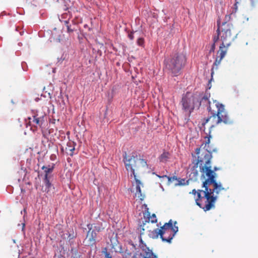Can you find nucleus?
I'll return each mask as SVG.
<instances>
[{"label": "nucleus", "mask_w": 258, "mask_h": 258, "mask_svg": "<svg viewBox=\"0 0 258 258\" xmlns=\"http://www.w3.org/2000/svg\"><path fill=\"white\" fill-rule=\"evenodd\" d=\"M186 62V57L183 52H175L164 60L165 69L173 76H177Z\"/></svg>", "instance_id": "nucleus-1"}, {"label": "nucleus", "mask_w": 258, "mask_h": 258, "mask_svg": "<svg viewBox=\"0 0 258 258\" xmlns=\"http://www.w3.org/2000/svg\"><path fill=\"white\" fill-rule=\"evenodd\" d=\"M210 137L211 136H209V137H208L207 140L206 141L204 149L202 150V156L203 157V160H202V161L203 163H204V165H203V163L200 165V172L203 173L202 176L204 177L205 174V175L207 177V173L209 170L212 172V174L214 176V178H216L217 174L215 172L217 170H219V168L217 167H214L213 169H212L211 161L212 158V152L210 149H208L209 144L210 142Z\"/></svg>", "instance_id": "nucleus-2"}, {"label": "nucleus", "mask_w": 258, "mask_h": 258, "mask_svg": "<svg viewBox=\"0 0 258 258\" xmlns=\"http://www.w3.org/2000/svg\"><path fill=\"white\" fill-rule=\"evenodd\" d=\"M217 35L215 36H218L219 41L221 42L219 48L227 49L233 39L231 36L232 25L230 23L223 22L221 25H220V21L218 20L217 21Z\"/></svg>", "instance_id": "nucleus-3"}, {"label": "nucleus", "mask_w": 258, "mask_h": 258, "mask_svg": "<svg viewBox=\"0 0 258 258\" xmlns=\"http://www.w3.org/2000/svg\"><path fill=\"white\" fill-rule=\"evenodd\" d=\"M200 99V94H194L192 95L187 92L186 94L182 97L181 102L182 109L185 111L188 112L189 115H190L195 108L199 109L201 106Z\"/></svg>", "instance_id": "nucleus-4"}, {"label": "nucleus", "mask_w": 258, "mask_h": 258, "mask_svg": "<svg viewBox=\"0 0 258 258\" xmlns=\"http://www.w3.org/2000/svg\"><path fill=\"white\" fill-rule=\"evenodd\" d=\"M123 161L125 165L126 170L131 172V176H134L136 177L135 169L137 168V163L139 159L135 155H127L126 152L123 154Z\"/></svg>", "instance_id": "nucleus-5"}, {"label": "nucleus", "mask_w": 258, "mask_h": 258, "mask_svg": "<svg viewBox=\"0 0 258 258\" xmlns=\"http://www.w3.org/2000/svg\"><path fill=\"white\" fill-rule=\"evenodd\" d=\"M207 174L208 178L204 181V186H206L207 184L208 186L213 184L214 188L212 190L217 194H218L221 190H224V188L222 187L221 183L216 182V178H214V176L212 174L211 171L208 170Z\"/></svg>", "instance_id": "nucleus-6"}, {"label": "nucleus", "mask_w": 258, "mask_h": 258, "mask_svg": "<svg viewBox=\"0 0 258 258\" xmlns=\"http://www.w3.org/2000/svg\"><path fill=\"white\" fill-rule=\"evenodd\" d=\"M201 148H197L195 150V153L197 155H199L201 153ZM197 158V160H194L192 162L194 164V165L192 167L191 172L189 174L190 178L194 180H196L197 179L199 175V172L197 170L198 164H200V165L203 163V165H204V163L202 161V160H203V157L202 156L201 157L200 156H198Z\"/></svg>", "instance_id": "nucleus-7"}, {"label": "nucleus", "mask_w": 258, "mask_h": 258, "mask_svg": "<svg viewBox=\"0 0 258 258\" xmlns=\"http://www.w3.org/2000/svg\"><path fill=\"white\" fill-rule=\"evenodd\" d=\"M44 115L42 112L38 111H32V116L28 117L29 123L33 122L34 124L40 126L44 122Z\"/></svg>", "instance_id": "nucleus-8"}, {"label": "nucleus", "mask_w": 258, "mask_h": 258, "mask_svg": "<svg viewBox=\"0 0 258 258\" xmlns=\"http://www.w3.org/2000/svg\"><path fill=\"white\" fill-rule=\"evenodd\" d=\"M208 110L209 112H211L213 117H218L217 124H219L221 122H224L225 124H231L232 123V121L229 119L228 114L226 112L219 115L216 114L215 112L212 111L211 108L210 106L208 107Z\"/></svg>", "instance_id": "nucleus-9"}, {"label": "nucleus", "mask_w": 258, "mask_h": 258, "mask_svg": "<svg viewBox=\"0 0 258 258\" xmlns=\"http://www.w3.org/2000/svg\"><path fill=\"white\" fill-rule=\"evenodd\" d=\"M141 248L140 255L142 258H157V256L145 244H143Z\"/></svg>", "instance_id": "nucleus-10"}, {"label": "nucleus", "mask_w": 258, "mask_h": 258, "mask_svg": "<svg viewBox=\"0 0 258 258\" xmlns=\"http://www.w3.org/2000/svg\"><path fill=\"white\" fill-rule=\"evenodd\" d=\"M96 236L97 232L95 230L91 231V229H90L86 238V241L87 245L90 246L95 245L96 243Z\"/></svg>", "instance_id": "nucleus-11"}, {"label": "nucleus", "mask_w": 258, "mask_h": 258, "mask_svg": "<svg viewBox=\"0 0 258 258\" xmlns=\"http://www.w3.org/2000/svg\"><path fill=\"white\" fill-rule=\"evenodd\" d=\"M135 180L136 181V196L138 197L141 201H143L145 196V195H143L141 193V186L143 185L141 181L138 179L137 178V176H136V177H134Z\"/></svg>", "instance_id": "nucleus-12"}, {"label": "nucleus", "mask_w": 258, "mask_h": 258, "mask_svg": "<svg viewBox=\"0 0 258 258\" xmlns=\"http://www.w3.org/2000/svg\"><path fill=\"white\" fill-rule=\"evenodd\" d=\"M202 187L205 188V190L204 191V198L206 199V202L209 203V201H210L211 196L214 193V191L209 187L207 184L206 186H204V181L203 182Z\"/></svg>", "instance_id": "nucleus-13"}, {"label": "nucleus", "mask_w": 258, "mask_h": 258, "mask_svg": "<svg viewBox=\"0 0 258 258\" xmlns=\"http://www.w3.org/2000/svg\"><path fill=\"white\" fill-rule=\"evenodd\" d=\"M227 51V50L226 48H225V49L219 48V50L218 52V53H219V58L218 57H217L216 59V60L214 63V65H216L217 66L221 63L222 59L225 57V56L226 54Z\"/></svg>", "instance_id": "nucleus-14"}, {"label": "nucleus", "mask_w": 258, "mask_h": 258, "mask_svg": "<svg viewBox=\"0 0 258 258\" xmlns=\"http://www.w3.org/2000/svg\"><path fill=\"white\" fill-rule=\"evenodd\" d=\"M159 235L160 236V238L162 239L163 241L166 242L167 239L163 236L162 230H160L158 229H156L152 231L150 234V237L153 238H157L158 237Z\"/></svg>", "instance_id": "nucleus-15"}, {"label": "nucleus", "mask_w": 258, "mask_h": 258, "mask_svg": "<svg viewBox=\"0 0 258 258\" xmlns=\"http://www.w3.org/2000/svg\"><path fill=\"white\" fill-rule=\"evenodd\" d=\"M177 224V222L175 221L174 223V226H173V224L172 223V226L170 227V230H171L173 232L172 235L171 234H169V236L168 237L166 240V242L168 243H171V240L173 239V238L174 237L176 233L178 231V226H176V224Z\"/></svg>", "instance_id": "nucleus-16"}, {"label": "nucleus", "mask_w": 258, "mask_h": 258, "mask_svg": "<svg viewBox=\"0 0 258 258\" xmlns=\"http://www.w3.org/2000/svg\"><path fill=\"white\" fill-rule=\"evenodd\" d=\"M52 177L51 176H44L43 181L45 184V191L47 192H48L50 191V188L52 186V184L50 182V179Z\"/></svg>", "instance_id": "nucleus-17"}, {"label": "nucleus", "mask_w": 258, "mask_h": 258, "mask_svg": "<svg viewBox=\"0 0 258 258\" xmlns=\"http://www.w3.org/2000/svg\"><path fill=\"white\" fill-rule=\"evenodd\" d=\"M76 145V144L74 142L71 141H70L67 143L66 150L70 152V153H67L71 156H72L74 155V151L75 149Z\"/></svg>", "instance_id": "nucleus-18"}, {"label": "nucleus", "mask_w": 258, "mask_h": 258, "mask_svg": "<svg viewBox=\"0 0 258 258\" xmlns=\"http://www.w3.org/2000/svg\"><path fill=\"white\" fill-rule=\"evenodd\" d=\"M216 199H217L216 196H214L212 195L210 201H209V203H207L205 205V206L204 208H203V209L205 211H207L210 210L212 207L214 206V203L216 200Z\"/></svg>", "instance_id": "nucleus-19"}, {"label": "nucleus", "mask_w": 258, "mask_h": 258, "mask_svg": "<svg viewBox=\"0 0 258 258\" xmlns=\"http://www.w3.org/2000/svg\"><path fill=\"white\" fill-rule=\"evenodd\" d=\"M172 226V220H170L168 223H166L161 227L160 230H162L163 235L168 233L170 230V227Z\"/></svg>", "instance_id": "nucleus-20"}, {"label": "nucleus", "mask_w": 258, "mask_h": 258, "mask_svg": "<svg viewBox=\"0 0 258 258\" xmlns=\"http://www.w3.org/2000/svg\"><path fill=\"white\" fill-rule=\"evenodd\" d=\"M170 154L167 152H163L159 157L160 162L166 163L170 158Z\"/></svg>", "instance_id": "nucleus-21"}, {"label": "nucleus", "mask_w": 258, "mask_h": 258, "mask_svg": "<svg viewBox=\"0 0 258 258\" xmlns=\"http://www.w3.org/2000/svg\"><path fill=\"white\" fill-rule=\"evenodd\" d=\"M157 176L161 178L162 179L167 178L168 179V184H170L171 183H173L174 181H175L176 182H177L178 180V178L175 176H173L172 177H169L167 175H163L162 176H160L159 175Z\"/></svg>", "instance_id": "nucleus-22"}, {"label": "nucleus", "mask_w": 258, "mask_h": 258, "mask_svg": "<svg viewBox=\"0 0 258 258\" xmlns=\"http://www.w3.org/2000/svg\"><path fill=\"white\" fill-rule=\"evenodd\" d=\"M204 190H203L199 189L197 193V196H198V198L196 199V203L197 205L198 206H199L201 208H202V209L204 207H203L202 206V204L200 203V201L202 200V198H203V197H202L201 192H204Z\"/></svg>", "instance_id": "nucleus-23"}, {"label": "nucleus", "mask_w": 258, "mask_h": 258, "mask_svg": "<svg viewBox=\"0 0 258 258\" xmlns=\"http://www.w3.org/2000/svg\"><path fill=\"white\" fill-rule=\"evenodd\" d=\"M54 168V165H48L47 166H43L42 167V169H43L45 172V175L50 176L49 175V173H51Z\"/></svg>", "instance_id": "nucleus-24"}, {"label": "nucleus", "mask_w": 258, "mask_h": 258, "mask_svg": "<svg viewBox=\"0 0 258 258\" xmlns=\"http://www.w3.org/2000/svg\"><path fill=\"white\" fill-rule=\"evenodd\" d=\"M189 179L186 180L184 178H178L177 182H175L174 185L175 186L188 185L189 184Z\"/></svg>", "instance_id": "nucleus-25"}, {"label": "nucleus", "mask_w": 258, "mask_h": 258, "mask_svg": "<svg viewBox=\"0 0 258 258\" xmlns=\"http://www.w3.org/2000/svg\"><path fill=\"white\" fill-rule=\"evenodd\" d=\"M197 94H200V101H201V104L202 102L205 101L206 102H207L208 103H210V102L209 100V98L210 97V94H205L203 96V95L201 93H197Z\"/></svg>", "instance_id": "nucleus-26"}, {"label": "nucleus", "mask_w": 258, "mask_h": 258, "mask_svg": "<svg viewBox=\"0 0 258 258\" xmlns=\"http://www.w3.org/2000/svg\"><path fill=\"white\" fill-rule=\"evenodd\" d=\"M219 42V37L218 36H214L213 37V43L211 46V49L209 51V53L214 52L216 45Z\"/></svg>", "instance_id": "nucleus-27"}, {"label": "nucleus", "mask_w": 258, "mask_h": 258, "mask_svg": "<svg viewBox=\"0 0 258 258\" xmlns=\"http://www.w3.org/2000/svg\"><path fill=\"white\" fill-rule=\"evenodd\" d=\"M217 107L218 108V111L216 114L219 115L226 112L224 109V106L222 104H218Z\"/></svg>", "instance_id": "nucleus-28"}, {"label": "nucleus", "mask_w": 258, "mask_h": 258, "mask_svg": "<svg viewBox=\"0 0 258 258\" xmlns=\"http://www.w3.org/2000/svg\"><path fill=\"white\" fill-rule=\"evenodd\" d=\"M64 23L65 24L67 25V31L69 33H71V32H74L76 29H75V26L73 25V26H71V25H69V22L68 21H64Z\"/></svg>", "instance_id": "nucleus-29"}, {"label": "nucleus", "mask_w": 258, "mask_h": 258, "mask_svg": "<svg viewBox=\"0 0 258 258\" xmlns=\"http://www.w3.org/2000/svg\"><path fill=\"white\" fill-rule=\"evenodd\" d=\"M237 3H238V2H236L233 6V7L232 8V11L230 13L231 15L235 14L237 12V10H238Z\"/></svg>", "instance_id": "nucleus-30"}, {"label": "nucleus", "mask_w": 258, "mask_h": 258, "mask_svg": "<svg viewBox=\"0 0 258 258\" xmlns=\"http://www.w3.org/2000/svg\"><path fill=\"white\" fill-rule=\"evenodd\" d=\"M137 43L139 46H143L144 44V39L142 37H140L138 39Z\"/></svg>", "instance_id": "nucleus-31"}, {"label": "nucleus", "mask_w": 258, "mask_h": 258, "mask_svg": "<svg viewBox=\"0 0 258 258\" xmlns=\"http://www.w3.org/2000/svg\"><path fill=\"white\" fill-rule=\"evenodd\" d=\"M143 207L145 208V214H147V216H149L150 215V213L149 212V208L146 204H144Z\"/></svg>", "instance_id": "nucleus-32"}, {"label": "nucleus", "mask_w": 258, "mask_h": 258, "mask_svg": "<svg viewBox=\"0 0 258 258\" xmlns=\"http://www.w3.org/2000/svg\"><path fill=\"white\" fill-rule=\"evenodd\" d=\"M140 161L141 163L142 164V166H146V165H147V162L144 159H139V161Z\"/></svg>", "instance_id": "nucleus-33"}, {"label": "nucleus", "mask_w": 258, "mask_h": 258, "mask_svg": "<svg viewBox=\"0 0 258 258\" xmlns=\"http://www.w3.org/2000/svg\"><path fill=\"white\" fill-rule=\"evenodd\" d=\"M22 68L24 71H27L26 63L25 62H22L21 63Z\"/></svg>", "instance_id": "nucleus-34"}, {"label": "nucleus", "mask_w": 258, "mask_h": 258, "mask_svg": "<svg viewBox=\"0 0 258 258\" xmlns=\"http://www.w3.org/2000/svg\"><path fill=\"white\" fill-rule=\"evenodd\" d=\"M151 218H153L154 219H152L151 220V222L152 223H154V222H157V219H156V215L155 214H153L152 215V217Z\"/></svg>", "instance_id": "nucleus-35"}, {"label": "nucleus", "mask_w": 258, "mask_h": 258, "mask_svg": "<svg viewBox=\"0 0 258 258\" xmlns=\"http://www.w3.org/2000/svg\"><path fill=\"white\" fill-rule=\"evenodd\" d=\"M128 37L131 40H133L134 38V33L131 32L128 34Z\"/></svg>", "instance_id": "nucleus-36"}, {"label": "nucleus", "mask_w": 258, "mask_h": 258, "mask_svg": "<svg viewBox=\"0 0 258 258\" xmlns=\"http://www.w3.org/2000/svg\"><path fill=\"white\" fill-rule=\"evenodd\" d=\"M212 116H213L212 115V116L208 117L207 118H206L205 120V121L203 123V125H205L206 123H207L209 122V121L210 120V119H211Z\"/></svg>", "instance_id": "nucleus-37"}, {"label": "nucleus", "mask_w": 258, "mask_h": 258, "mask_svg": "<svg viewBox=\"0 0 258 258\" xmlns=\"http://www.w3.org/2000/svg\"><path fill=\"white\" fill-rule=\"evenodd\" d=\"M197 191L195 189H194L190 194H192V195H196L197 193Z\"/></svg>", "instance_id": "nucleus-38"}, {"label": "nucleus", "mask_w": 258, "mask_h": 258, "mask_svg": "<svg viewBox=\"0 0 258 258\" xmlns=\"http://www.w3.org/2000/svg\"><path fill=\"white\" fill-rule=\"evenodd\" d=\"M213 72H212V73H211V75H212V76L213 75ZM212 77H213L212 76V78H211V80L209 81V84H210L211 82L212 81V80H213ZM208 85H209V84H208Z\"/></svg>", "instance_id": "nucleus-39"}, {"label": "nucleus", "mask_w": 258, "mask_h": 258, "mask_svg": "<svg viewBox=\"0 0 258 258\" xmlns=\"http://www.w3.org/2000/svg\"><path fill=\"white\" fill-rule=\"evenodd\" d=\"M192 157L196 158V156H195L193 154H192Z\"/></svg>", "instance_id": "nucleus-40"}, {"label": "nucleus", "mask_w": 258, "mask_h": 258, "mask_svg": "<svg viewBox=\"0 0 258 258\" xmlns=\"http://www.w3.org/2000/svg\"><path fill=\"white\" fill-rule=\"evenodd\" d=\"M87 25H84V27H87Z\"/></svg>", "instance_id": "nucleus-41"}, {"label": "nucleus", "mask_w": 258, "mask_h": 258, "mask_svg": "<svg viewBox=\"0 0 258 258\" xmlns=\"http://www.w3.org/2000/svg\"><path fill=\"white\" fill-rule=\"evenodd\" d=\"M213 151L215 152V151H216V150H215V149H214V150H213Z\"/></svg>", "instance_id": "nucleus-42"}, {"label": "nucleus", "mask_w": 258, "mask_h": 258, "mask_svg": "<svg viewBox=\"0 0 258 258\" xmlns=\"http://www.w3.org/2000/svg\"><path fill=\"white\" fill-rule=\"evenodd\" d=\"M24 226H25V224H23V227H24ZM23 228H24V227H23Z\"/></svg>", "instance_id": "nucleus-43"}]
</instances>
